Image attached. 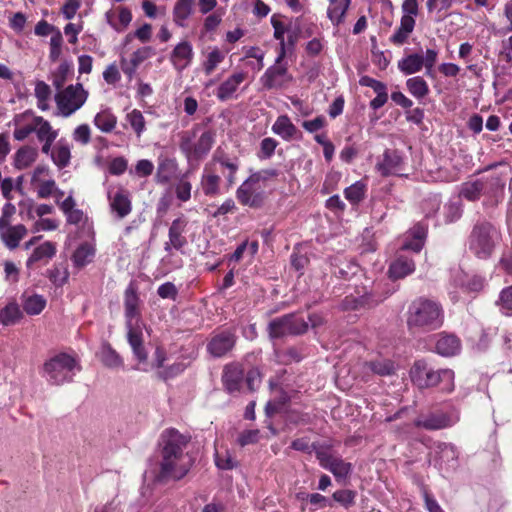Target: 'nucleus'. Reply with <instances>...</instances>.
<instances>
[{"mask_svg":"<svg viewBox=\"0 0 512 512\" xmlns=\"http://www.w3.org/2000/svg\"><path fill=\"white\" fill-rule=\"evenodd\" d=\"M410 377L419 388H428L442 383L444 390L453 389L454 372L450 369L435 370L424 360L414 363L410 370Z\"/></svg>","mask_w":512,"mask_h":512,"instance_id":"nucleus-6","label":"nucleus"},{"mask_svg":"<svg viewBox=\"0 0 512 512\" xmlns=\"http://www.w3.org/2000/svg\"><path fill=\"white\" fill-rule=\"evenodd\" d=\"M246 77L247 73L243 71H238L231 74L218 86L215 93L217 99L224 102L236 98V92Z\"/></svg>","mask_w":512,"mask_h":512,"instance_id":"nucleus-22","label":"nucleus"},{"mask_svg":"<svg viewBox=\"0 0 512 512\" xmlns=\"http://www.w3.org/2000/svg\"><path fill=\"white\" fill-rule=\"evenodd\" d=\"M314 450L320 466L331 472L338 482L345 481L352 473V464L343 460L329 445H319Z\"/></svg>","mask_w":512,"mask_h":512,"instance_id":"nucleus-9","label":"nucleus"},{"mask_svg":"<svg viewBox=\"0 0 512 512\" xmlns=\"http://www.w3.org/2000/svg\"><path fill=\"white\" fill-rule=\"evenodd\" d=\"M365 368L379 376H390L394 374L397 369L392 360L384 358H377L375 360L366 362Z\"/></svg>","mask_w":512,"mask_h":512,"instance_id":"nucleus-41","label":"nucleus"},{"mask_svg":"<svg viewBox=\"0 0 512 512\" xmlns=\"http://www.w3.org/2000/svg\"><path fill=\"white\" fill-rule=\"evenodd\" d=\"M26 234L27 229L23 224L12 226L8 219L0 218V238L10 250L17 248Z\"/></svg>","mask_w":512,"mask_h":512,"instance_id":"nucleus-17","label":"nucleus"},{"mask_svg":"<svg viewBox=\"0 0 512 512\" xmlns=\"http://www.w3.org/2000/svg\"><path fill=\"white\" fill-rule=\"evenodd\" d=\"M212 162L219 163L222 167L228 169L229 173L226 175V180L229 186H232L236 180V173L239 169V161L230 159L227 156L219 155L217 152L212 157Z\"/></svg>","mask_w":512,"mask_h":512,"instance_id":"nucleus-47","label":"nucleus"},{"mask_svg":"<svg viewBox=\"0 0 512 512\" xmlns=\"http://www.w3.org/2000/svg\"><path fill=\"white\" fill-rule=\"evenodd\" d=\"M73 139L76 142L81 143L82 145L88 144L91 139V132L89 126L87 124H82L76 127L73 132Z\"/></svg>","mask_w":512,"mask_h":512,"instance_id":"nucleus-61","label":"nucleus"},{"mask_svg":"<svg viewBox=\"0 0 512 512\" xmlns=\"http://www.w3.org/2000/svg\"><path fill=\"white\" fill-rule=\"evenodd\" d=\"M272 131L283 140L289 141L295 137L297 128L287 115H281L274 122Z\"/></svg>","mask_w":512,"mask_h":512,"instance_id":"nucleus-39","label":"nucleus"},{"mask_svg":"<svg viewBox=\"0 0 512 512\" xmlns=\"http://www.w3.org/2000/svg\"><path fill=\"white\" fill-rule=\"evenodd\" d=\"M278 142L271 137L264 138L260 143L259 157L269 159L275 152Z\"/></svg>","mask_w":512,"mask_h":512,"instance_id":"nucleus-58","label":"nucleus"},{"mask_svg":"<svg viewBox=\"0 0 512 512\" xmlns=\"http://www.w3.org/2000/svg\"><path fill=\"white\" fill-rule=\"evenodd\" d=\"M204 59L201 63L202 69L204 73L208 76L211 75L216 68L224 61L226 53L222 51L220 48L214 46L208 48L206 52L203 53Z\"/></svg>","mask_w":512,"mask_h":512,"instance_id":"nucleus-36","label":"nucleus"},{"mask_svg":"<svg viewBox=\"0 0 512 512\" xmlns=\"http://www.w3.org/2000/svg\"><path fill=\"white\" fill-rule=\"evenodd\" d=\"M62 35L60 32H57L50 38V54L49 57L52 61H56L61 54L62 47Z\"/></svg>","mask_w":512,"mask_h":512,"instance_id":"nucleus-63","label":"nucleus"},{"mask_svg":"<svg viewBox=\"0 0 512 512\" xmlns=\"http://www.w3.org/2000/svg\"><path fill=\"white\" fill-rule=\"evenodd\" d=\"M401 10L400 25L389 39L392 44L397 46L405 44L415 28V17L419 10L417 0H404Z\"/></svg>","mask_w":512,"mask_h":512,"instance_id":"nucleus-11","label":"nucleus"},{"mask_svg":"<svg viewBox=\"0 0 512 512\" xmlns=\"http://www.w3.org/2000/svg\"><path fill=\"white\" fill-rule=\"evenodd\" d=\"M109 208L112 214L119 220L127 217L132 211V202L129 192L120 187L116 191L109 189L107 192Z\"/></svg>","mask_w":512,"mask_h":512,"instance_id":"nucleus-15","label":"nucleus"},{"mask_svg":"<svg viewBox=\"0 0 512 512\" xmlns=\"http://www.w3.org/2000/svg\"><path fill=\"white\" fill-rule=\"evenodd\" d=\"M68 276V271L62 267H54L48 271L50 281L56 286L64 285L68 280Z\"/></svg>","mask_w":512,"mask_h":512,"instance_id":"nucleus-57","label":"nucleus"},{"mask_svg":"<svg viewBox=\"0 0 512 512\" xmlns=\"http://www.w3.org/2000/svg\"><path fill=\"white\" fill-rule=\"evenodd\" d=\"M355 497L356 493L348 489L337 490L333 493V499L345 508L354 505Z\"/></svg>","mask_w":512,"mask_h":512,"instance_id":"nucleus-56","label":"nucleus"},{"mask_svg":"<svg viewBox=\"0 0 512 512\" xmlns=\"http://www.w3.org/2000/svg\"><path fill=\"white\" fill-rule=\"evenodd\" d=\"M88 93L81 84L69 85L55 95L59 114L69 117L79 110L87 100Z\"/></svg>","mask_w":512,"mask_h":512,"instance_id":"nucleus-10","label":"nucleus"},{"mask_svg":"<svg viewBox=\"0 0 512 512\" xmlns=\"http://www.w3.org/2000/svg\"><path fill=\"white\" fill-rule=\"evenodd\" d=\"M94 256V245L91 243H83L75 250L72 261L75 266L84 267L93 260Z\"/></svg>","mask_w":512,"mask_h":512,"instance_id":"nucleus-45","label":"nucleus"},{"mask_svg":"<svg viewBox=\"0 0 512 512\" xmlns=\"http://www.w3.org/2000/svg\"><path fill=\"white\" fill-rule=\"evenodd\" d=\"M191 189V183L185 179H181L175 187L177 198L182 202L188 201L191 198Z\"/></svg>","mask_w":512,"mask_h":512,"instance_id":"nucleus-60","label":"nucleus"},{"mask_svg":"<svg viewBox=\"0 0 512 512\" xmlns=\"http://www.w3.org/2000/svg\"><path fill=\"white\" fill-rule=\"evenodd\" d=\"M364 193L365 185L360 181L350 185L344 191L345 198L352 204L359 203L363 199Z\"/></svg>","mask_w":512,"mask_h":512,"instance_id":"nucleus-53","label":"nucleus"},{"mask_svg":"<svg viewBox=\"0 0 512 512\" xmlns=\"http://www.w3.org/2000/svg\"><path fill=\"white\" fill-rule=\"evenodd\" d=\"M499 240V232L489 222H478L474 225L468 242L471 253L480 259L490 257Z\"/></svg>","mask_w":512,"mask_h":512,"instance_id":"nucleus-7","label":"nucleus"},{"mask_svg":"<svg viewBox=\"0 0 512 512\" xmlns=\"http://www.w3.org/2000/svg\"><path fill=\"white\" fill-rule=\"evenodd\" d=\"M359 84L364 87L372 88L377 94V96L370 102V107L372 109L378 110L387 103L388 93L386 84L369 76H362L359 80Z\"/></svg>","mask_w":512,"mask_h":512,"instance_id":"nucleus-26","label":"nucleus"},{"mask_svg":"<svg viewBox=\"0 0 512 512\" xmlns=\"http://www.w3.org/2000/svg\"><path fill=\"white\" fill-rule=\"evenodd\" d=\"M268 329L272 338H280L285 335L302 334L307 331L308 324L295 314H287L270 321Z\"/></svg>","mask_w":512,"mask_h":512,"instance_id":"nucleus-13","label":"nucleus"},{"mask_svg":"<svg viewBox=\"0 0 512 512\" xmlns=\"http://www.w3.org/2000/svg\"><path fill=\"white\" fill-rule=\"evenodd\" d=\"M275 357H276V361L281 364H289L293 361H296V362L300 361V357L298 356L297 351L293 348H290L284 352H280V351L276 350Z\"/></svg>","mask_w":512,"mask_h":512,"instance_id":"nucleus-64","label":"nucleus"},{"mask_svg":"<svg viewBox=\"0 0 512 512\" xmlns=\"http://www.w3.org/2000/svg\"><path fill=\"white\" fill-rule=\"evenodd\" d=\"M36 158V149L29 146L22 147L15 154V166L18 169H25L29 167Z\"/></svg>","mask_w":512,"mask_h":512,"instance_id":"nucleus-51","label":"nucleus"},{"mask_svg":"<svg viewBox=\"0 0 512 512\" xmlns=\"http://www.w3.org/2000/svg\"><path fill=\"white\" fill-rule=\"evenodd\" d=\"M125 321L127 330V341L132 349L134 358L137 360V370L148 372L164 366L166 352L157 347L153 359L148 361V353L144 346L143 329L144 324L140 319L139 297L133 288L125 291L124 299Z\"/></svg>","mask_w":512,"mask_h":512,"instance_id":"nucleus-1","label":"nucleus"},{"mask_svg":"<svg viewBox=\"0 0 512 512\" xmlns=\"http://www.w3.org/2000/svg\"><path fill=\"white\" fill-rule=\"evenodd\" d=\"M195 0H177L172 10L173 22L176 26L186 28L194 13Z\"/></svg>","mask_w":512,"mask_h":512,"instance_id":"nucleus-29","label":"nucleus"},{"mask_svg":"<svg viewBox=\"0 0 512 512\" xmlns=\"http://www.w3.org/2000/svg\"><path fill=\"white\" fill-rule=\"evenodd\" d=\"M214 163L211 161L204 166L200 179V187L204 195L209 197H214L220 193L221 178L214 171Z\"/></svg>","mask_w":512,"mask_h":512,"instance_id":"nucleus-24","label":"nucleus"},{"mask_svg":"<svg viewBox=\"0 0 512 512\" xmlns=\"http://www.w3.org/2000/svg\"><path fill=\"white\" fill-rule=\"evenodd\" d=\"M51 157L57 167H66L71 158L70 146L63 140L58 141L51 151Z\"/></svg>","mask_w":512,"mask_h":512,"instance_id":"nucleus-46","label":"nucleus"},{"mask_svg":"<svg viewBox=\"0 0 512 512\" xmlns=\"http://www.w3.org/2000/svg\"><path fill=\"white\" fill-rule=\"evenodd\" d=\"M187 220L185 217H179L172 221L169 232L168 241L164 244V250L170 252L171 249L181 250L187 243L186 238L183 236L187 226Z\"/></svg>","mask_w":512,"mask_h":512,"instance_id":"nucleus-21","label":"nucleus"},{"mask_svg":"<svg viewBox=\"0 0 512 512\" xmlns=\"http://www.w3.org/2000/svg\"><path fill=\"white\" fill-rule=\"evenodd\" d=\"M406 88L409 93L416 99L425 98L429 92V85L421 76H414L406 80Z\"/></svg>","mask_w":512,"mask_h":512,"instance_id":"nucleus-44","label":"nucleus"},{"mask_svg":"<svg viewBox=\"0 0 512 512\" xmlns=\"http://www.w3.org/2000/svg\"><path fill=\"white\" fill-rule=\"evenodd\" d=\"M34 116L30 112L17 114L13 119L14 132L13 136L18 141L25 140L31 133L35 132Z\"/></svg>","mask_w":512,"mask_h":512,"instance_id":"nucleus-27","label":"nucleus"},{"mask_svg":"<svg viewBox=\"0 0 512 512\" xmlns=\"http://www.w3.org/2000/svg\"><path fill=\"white\" fill-rule=\"evenodd\" d=\"M157 294L162 299L175 300L178 294V289L172 282H165L158 287Z\"/></svg>","mask_w":512,"mask_h":512,"instance_id":"nucleus-62","label":"nucleus"},{"mask_svg":"<svg viewBox=\"0 0 512 512\" xmlns=\"http://www.w3.org/2000/svg\"><path fill=\"white\" fill-rule=\"evenodd\" d=\"M244 377V371L238 364L227 365L223 373V384L229 393L240 390Z\"/></svg>","mask_w":512,"mask_h":512,"instance_id":"nucleus-31","label":"nucleus"},{"mask_svg":"<svg viewBox=\"0 0 512 512\" xmlns=\"http://www.w3.org/2000/svg\"><path fill=\"white\" fill-rule=\"evenodd\" d=\"M46 304L47 301L42 295L32 294L30 296H23V310L30 316L39 315L46 307Z\"/></svg>","mask_w":512,"mask_h":512,"instance_id":"nucleus-43","label":"nucleus"},{"mask_svg":"<svg viewBox=\"0 0 512 512\" xmlns=\"http://www.w3.org/2000/svg\"><path fill=\"white\" fill-rule=\"evenodd\" d=\"M390 294L391 292L380 293L378 289H373L357 297L353 295L347 296L344 300V305L347 309L372 308L383 302Z\"/></svg>","mask_w":512,"mask_h":512,"instance_id":"nucleus-16","label":"nucleus"},{"mask_svg":"<svg viewBox=\"0 0 512 512\" xmlns=\"http://www.w3.org/2000/svg\"><path fill=\"white\" fill-rule=\"evenodd\" d=\"M439 50L426 49L424 54L411 53L398 61L397 67L404 75H413L425 68V75L434 77V66L437 63Z\"/></svg>","mask_w":512,"mask_h":512,"instance_id":"nucleus-8","label":"nucleus"},{"mask_svg":"<svg viewBox=\"0 0 512 512\" xmlns=\"http://www.w3.org/2000/svg\"><path fill=\"white\" fill-rule=\"evenodd\" d=\"M107 24L116 32H124L132 21V12L128 7L118 5L112 6L105 13Z\"/></svg>","mask_w":512,"mask_h":512,"instance_id":"nucleus-18","label":"nucleus"},{"mask_svg":"<svg viewBox=\"0 0 512 512\" xmlns=\"http://www.w3.org/2000/svg\"><path fill=\"white\" fill-rule=\"evenodd\" d=\"M402 165V157L397 150L386 149L382 159L376 164V170L382 176H389L400 171Z\"/></svg>","mask_w":512,"mask_h":512,"instance_id":"nucleus-25","label":"nucleus"},{"mask_svg":"<svg viewBox=\"0 0 512 512\" xmlns=\"http://www.w3.org/2000/svg\"><path fill=\"white\" fill-rule=\"evenodd\" d=\"M35 122V133L39 141L48 140L55 141L58 136V132L54 130L51 124L41 116L34 118Z\"/></svg>","mask_w":512,"mask_h":512,"instance_id":"nucleus-48","label":"nucleus"},{"mask_svg":"<svg viewBox=\"0 0 512 512\" xmlns=\"http://www.w3.org/2000/svg\"><path fill=\"white\" fill-rule=\"evenodd\" d=\"M436 352L442 356H454L460 349V340L455 335L441 334L436 342Z\"/></svg>","mask_w":512,"mask_h":512,"instance_id":"nucleus-35","label":"nucleus"},{"mask_svg":"<svg viewBox=\"0 0 512 512\" xmlns=\"http://www.w3.org/2000/svg\"><path fill=\"white\" fill-rule=\"evenodd\" d=\"M439 465L446 470L455 469L458 464V451L453 444L439 443L437 445Z\"/></svg>","mask_w":512,"mask_h":512,"instance_id":"nucleus-32","label":"nucleus"},{"mask_svg":"<svg viewBox=\"0 0 512 512\" xmlns=\"http://www.w3.org/2000/svg\"><path fill=\"white\" fill-rule=\"evenodd\" d=\"M187 443V437L175 429H167L162 433L157 481L179 480L188 473L192 461L191 457L184 452Z\"/></svg>","mask_w":512,"mask_h":512,"instance_id":"nucleus-2","label":"nucleus"},{"mask_svg":"<svg viewBox=\"0 0 512 512\" xmlns=\"http://www.w3.org/2000/svg\"><path fill=\"white\" fill-rule=\"evenodd\" d=\"M414 270V260L403 253H399L389 266V276L392 279H402L413 273Z\"/></svg>","mask_w":512,"mask_h":512,"instance_id":"nucleus-30","label":"nucleus"},{"mask_svg":"<svg viewBox=\"0 0 512 512\" xmlns=\"http://www.w3.org/2000/svg\"><path fill=\"white\" fill-rule=\"evenodd\" d=\"M56 254L54 243L47 241L37 246L26 261V266L32 269L38 262L47 263Z\"/></svg>","mask_w":512,"mask_h":512,"instance_id":"nucleus-33","label":"nucleus"},{"mask_svg":"<svg viewBox=\"0 0 512 512\" xmlns=\"http://www.w3.org/2000/svg\"><path fill=\"white\" fill-rule=\"evenodd\" d=\"M350 3V0H329L327 17L334 26H339L344 21Z\"/></svg>","mask_w":512,"mask_h":512,"instance_id":"nucleus-37","label":"nucleus"},{"mask_svg":"<svg viewBox=\"0 0 512 512\" xmlns=\"http://www.w3.org/2000/svg\"><path fill=\"white\" fill-rule=\"evenodd\" d=\"M487 182L483 179H478L472 182L462 184L460 189V196L468 201H476L480 198L486 188Z\"/></svg>","mask_w":512,"mask_h":512,"instance_id":"nucleus-42","label":"nucleus"},{"mask_svg":"<svg viewBox=\"0 0 512 512\" xmlns=\"http://www.w3.org/2000/svg\"><path fill=\"white\" fill-rule=\"evenodd\" d=\"M235 345V335L229 331H223L214 335L207 344V351L213 357H222Z\"/></svg>","mask_w":512,"mask_h":512,"instance_id":"nucleus-23","label":"nucleus"},{"mask_svg":"<svg viewBox=\"0 0 512 512\" xmlns=\"http://www.w3.org/2000/svg\"><path fill=\"white\" fill-rule=\"evenodd\" d=\"M39 198L45 199L50 197L56 190V183L52 179H45L39 184L35 185Z\"/></svg>","mask_w":512,"mask_h":512,"instance_id":"nucleus-59","label":"nucleus"},{"mask_svg":"<svg viewBox=\"0 0 512 512\" xmlns=\"http://www.w3.org/2000/svg\"><path fill=\"white\" fill-rule=\"evenodd\" d=\"M458 421L457 416H449L443 413L420 415L414 422L416 427L426 430H439L451 427Z\"/></svg>","mask_w":512,"mask_h":512,"instance_id":"nucleus-20","label":"nucleus"},{"mask_svg":"<svg viewBox=\"0 0 512 512\" xmlns=\"http://www.w3.org/2000/svg\"><path fill=\"white\" fill-rule=\"evenodd\" d=\"M426 235L427 230L423 225L414 226L401 243L400 250L403 252L409 250L416 253L420 252L424 246Z\"/></svg>","mask_w":512,"mask_h":512,"instance_id":"nucleus-28","label":"nucleus"},{"mask_svg":"<svg viewBox=\"0 0 512 512\" xmlns=\"http://www.w3.org/2000/svg\"><path fill=\"white\" fill-rule=\"evenodd\" d=\"M58 205L66 216L67 223L69 224L78 225L87 219L84 212L81 209L76 208V201L72 194L62 202H58Z\"/></svg>","mask_w":512,"mask_h":512,"instance_id":"nucleus-34","label":"nucleus"},{"mask_svg":"<svg viewBox=\"0 0 512 512\" xmlns=\"http://www.w3.org/2000/svg\"><path fill=\"white\" fill-rule=\"evenodd\" d=\"M444 311L440 303L420 297L408 308L407 325L412 331H432L440 328Z\"/></svg>","mask_w":512,"mask_h":512,"instance_id":"nucleus-3","label":"nucleus"},{"mask_svg":"<svg viewBox=\"0 0 512 512\" xmlns=\"http://www.w3.org/2000/svg\"><path fill=\"white\" fill-rule=\"evenodd\" d=\"M194 58V50L192 44L183 40L179 42L170 54V62L174 69L182 72L190 66Z\"/></svg>","mask_w":512,"mask_h":512,"instance_id":"nucleus-19","label":"nucleus"},{"mask_svg":"<svg viewBox=\"0 0 512 512\" xmlns=\"http://www.w3.org/2000/svg\"><path fill=\"white\" fill-rule=\"evenodd\" d=\"M262 177L260 173H254L247 178L237 189L236 197L238 201L251 208L260 207L265 199V192L262 187Z\"/></svg>","mask_w":512,"mask_h":512,"instance_id":"nucleus-12","label":"nucleus"},{"mask_svg":"<svg viewBox=\"0 0 512 512\" xmlns=\"http://www.w3.org/2000/svg\"><path fill=\"white\" fill-rule=\"evenodd\" d=\"M496 305L503 314L512 313V285L501 290Z\"/></svg>","mask_w":512,"mask_h":512,"instance_id":"nucleus-54","label":"nucleus"},{"mask_svg":"<svg viewBox=\"0 0 512 512\" xmlns=\"http://www.w3.org/2000/svg\"><path fill=\"white\" fill-rule=\"evenodd\" d=\"M94 124L102 132L109 133L115 128L117 117L109 110H103L94 117Z\"/></svg>","mask_w":512,"mask_h":512,"instance_id":"nucleus-49","label":"nucleus"},{"mask_svg":"<svg viewBox=\"0 0 512 512\" xmlns=\"http://www.w3.org/2000/svg\"><path fill=\"white\" fill-rule=\"evenodd\" d=\"M100 359L108 368H119L123 365L121 356L107 343L101 347Z\"/></svg>","mask_w":512,"mask_h":512,"instance_id":"nucleus-50","label":"nucleus"},{"mask_svg":"<svg viewBox=\"0 0 512 512\" xmlns=\"http://www.w3.org/2000/svg\"><path fill=\"white\" fill-rule=\"evenodd\" d=\"M23 318V311L15 301L8 302L0 309V323L4 326L17 324Z\"/></svg>","mask_w":512,"mask_h":512,"instance_id":"nucleus-38","label":"nucleus"},{"mask_svg":"<svg viewBox=\"0 0 512 512\" xmlns=\"http://www.w3.org/2000/svg\"><path fill=\"white\" fill-rule=\"evenodd\" d=\"M199 130L200 127L197 125L179 135V149L188 163L201 161L208 155L215 143L216 134L214 131L204 130L198 135Z\"/></svg>","mask_w":512,"mask_h":512,"instance_id":"nucleus-4","label":"nucleus"},{"mask_svg":"<svg viewBox=\"0 0 512 512\" xmlns=\"http://www.w3.org/2000/svg\"><path fill=\"white\" fill-rule=\"evenodd\" d=\"M271 24L274 29V38L279 41L280 53L277 57V63H280L286 55L285 33L289 31L288 25L276 15L271 17Z\"/></svg>","mask_w":512,"mask_h":512,"instance_id":"nucleus-40","label":"nucleus"},{"mask_svg":"<svg viewBox=\"0 0 512 512\" xmlns=\"http://www.w3.org/2000/svg\"><path fill=\"white\" fill-rule=\"evenodd\" d=\"M215 464L219 469L230 470L236 467L237 461L229 451L220 452L216 450Z\"/></svg>","mask_w":512,"mask_h":512,"instance_id":"nucleus-55","label":"nucleus"},{"mask_svg":"<svg viewBox=\"0 0 512 512\" xmlns=\"http://www.w3.org/2000/svg\"><path fill=\"white\" fill-rule=\"evenodd\" d=\"M126 121L130 124L137 136H141L145 131V119L140 110L133 109L129 112L126 115Z\"/></svg>","mask_w":512,"mask_h":512,"instance_id":"nucleus-52","label":"nucleus"},{"mask_svg":"<svg viewBox=\"0 0 512 512\" xmlns=\"http://www.w3.org/2000/svg\"><path fill=\"white\" fill-rule=\"evenodd\" d=\"M79 370V363L74 356L59 353L44 363L43 377L53 385H61L72 381Z\"/></svg>","mask_w":512,"mask_h":512,"instance_id":"nucleus-5","label":"nucleus"},{"mask_svg":"<svg viewBox=\"0 0 512 512\" xmlns=\"http://www.w3.org/2000/svg\"><path fill=\"white\" fill-rule=\"evenodd\" d=\"M292 80L293 77L287 68L277 62L269 67L260 78L263 87L268 90L286 88Z\"/></svg>","mask_w":512,"mask_h":512,"instance_id":"nucleus-14","label":"nucleus"}]
</instances>
